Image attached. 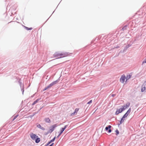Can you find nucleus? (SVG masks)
<instances>
[{
    "instance_id": "obj_1",
    "label": "nucleus",
    "mask_w": 146,
    "mask_h": 146,
    "mask_svg": "<svg viewBox=\"0 0 146 146\" xmlns=\"http://www.w3.org/2000/svg\"><path fill=\"white\" fill-rule=\"evenodd\" d=\"M69 54L68 52H56L53 54V56L54 58L56 59L61 58L63 57H66Z\"/></svg>"
},
{
    "instance_id": "obj_2",
    "label": "nucleus",
    "mask_w": 146,
    "mask_h": 146,
    "mask_svg": "<svg viewBox=\"0 0 146 146\" xmlns=\"http://www.w3.org/2000/svg\"><path fill=\"white\" fill-rule=\"evenodd\" d=\"M30 136L32 139L33 140H35L36 143H38L40 141V138H38L36 135L32 133H31Z\"/></svg>"
},
{
    "instance_id": "obj_3",
    "label": "nucleus",
    "mask_w": 146,
    "mask_h": 146,
    "mask_svg": "<svg viewBox=\"0 0 146 146\" xmlns=\"http://www.w3.org/2000/svg\"><path fill=\"white\" fill-rule=\"evenodd\" d=\"M58 126L57 124H54L50 126L49 128L48 133H51L54 130L55 128Z\"/></svg>"
},
{
    "instance_id": "obj_4",
    "label": "nucleus",
    "mask_w": 146,
    "mask_h": 146,
    "mask_svg": "<svg viewBox=\"0 0 146 146\" xmlns=\"http://www.w3.org/2000/svg\"><path fill=\"white\" fill-rule=\"evenodd\" d=\"M126 79V77L124 74H123L121 76L120 79V82L122 83H124L125 80Z\"/></svg>"
},
{
    "instance_id": "obj_5",
    "label": "nucleus",
    "mask_w": 146,
    "mask_h": 146,
    "mask_svg": "<svg viewBox=\"0 0 146 146\" xmlns=\"http://www.w3.org/2000/svg\"><path fill=\"white\" fill-rule=\"evenodd\" d=\"M130 104L129 103H127L125 105L123 106L121 108L122 110L123 111L126 109L127 107L130 106Z\"/></svg>"
},
{
    "instance_id": "obj_6",
    "label": "nucleus",
    "mask_w": 146,
    "mask_h": 146,
    "mask_svg": "<svg viewBox=\"0 0 146 146\" xmlns=\"http://www.w3.org/2000/svg\"><path fill=\"white\" fill-rule=\"evenodd\" d=\"M67 125H65V126H64V127L62 128H61L60 132L57 137H59L61 135V134L62 133L63 131L65 129Z\"/></svg>"
},
{
    "instance_id": "obj_7",
    "label": "nucleus",
    "mask_w": 146,
    "mask_h": 146,
    "mask_svg": "<svg viewBox=\"0 0 146 146\" xmlns=\"http://www.w3.org/2000/svg\"><path fill=\"white\" fill-rule=\"evenodd\" d=\"M122 111H123L122 110L121 108L118 109L116 110L115 114L116 115H118V114L121 113Z\"/></svg>"
},
{
    "instance_id": "obj_8",
    "label": "nucleus",
    "mask_w": 146,
    "mask_h": 146,
    "mask_svg": "<svg viewBox=\"0 0 146 146\" xmlns=\"http://www.w3.org/2000/svg\"><path fill=\"white\" fill-rule=\"evenodd\" d=\"M111 126L110 125H109L108 127H106L105 128V129L106 131L108 130V132L109 133H110L111 132V130L110 129Z\"/></svg>"
},
{
    "instance_id": "obj_9",
    "label": "nucleus",
    "mask_w": 146,
    "mask_h": 146,
    "mask_svg": "<svg viewBox=\"0 0 146 146\" xmlns=\"http://www.w3.org/2000/svg\"><path fill=\"white\" fill-rule=\"evenodd\" d=\"M79 110V108H76L75 109L74 112L73 113H71V116H72L73 115H74V114H76L77 113Z\"/></svg>"
},
{
    "instance_id": "obj_10",
    "label": "nucleus",
    "mask_w": 146,
    "mask_h": 146,
    "mask_svg": "<svg viewBox=\"0 0 146 146\" xmlns=\"http://www.w3.org/2000/svg\"><path fill=\"white\" fill-rule=\"evenodd\" d=\"M58 82L57 80L51 83L50 84V86L51 87L54 84H56L58 83Z\"/></svg>"
},
{
    "instance_id": "obj_11",
    "label": "nucleus",
    "mask_w": 146,
    "mask_h": 146,
    "mask_svg": "<svg viewBox=\"0 0 146 146\" xmlns=\"http://www.w3.org/2000/svg\"><path fill=\"white\" fill-rule=\"evenodd\" d=\"M44 120L45 122L48 123H50L51 122L50 119L48 118H45Z\"/></svg>"
},
{
    "instance_id": "obj_12",
    "label": "nucleus",
    "mask_w": 146,
    "mask_h": 146,
    "mask_svg": "<svg viewBox=\"0 0 146 146\" xmlns=\"http://www.w3.org/2000/svg\"><path fill=\"white\" fill-rule=\"evenodd\" d=\"M37 127L38 128H40L41 129L43 130H44L45 129L44 127H42L41 125L39 124L37 125Z\"/></svg>"
},
{
    "instance_id": "obj_13",
    "label": "nucleus",
    "mask_w": 146,
    "mask_h": 146,
    "mask_svg": "<svg viewBox=\"0 0 146 146\" xmlns=\"http://www.w3.org/2000/svg\"><path fill=\"white\" fill-rule=\"evenodd\" d=\"M131 75L129 74L128 75H127L126 76V80L125 81V82H126L127 80H128L129 79L131 78Z\"/></svg>"
},
{
    "instance_id": "obj_14",
    "label": "nucleus",
    "mask_w": 146,
    "mask_h": 146,
    "mask_svg": "<svg viewBox=\"0 0 146 146\" xmlns=\"http://www.w3.org/2000/svg\"><path fill=\"white\" fill-rule=\"evenodd\" d=\"M125 120V119L123 117L122 118H121L120 121V124H121L122 123H123L124 121Z\"/></svg>"
},
{
    "instance_id": "obj_15",
    "label": "nucleus",
    "mask_w": 146,
    "mask_h": 146,
    "mask_svg": "<svg viewBox=\"0 0 146 146\" xmlns=\"http://www.w3.org/2000/svg\"><path fill=\"white\" fill-rule=\"evenodd\" d=\"M131 108H129L128 110V111H127L126 112V113L128 115L130 113V112H131Z\"/></svg>"
},
{
    "instance_id": "obj_16",
    "label": "nucleus",
    "mask_w": 146,
    "mask_h": 146,
    "mask_svg": "<svg viewBox=\"0 0 146 146\" xmlns=\"http://www.w3.org/2000/svg\"><path fill=\"white\" fill-rule=\"evenodd\" d=\"M39 100V99H37L35 101H34L33 103V105H34L36 103H37L38 101Z\"/></svg>"
},
{
    "instance_id": "obj_17",
    "label": "nucleus",
    "mask_w": 146,
    "mask_h": 146,
    "mask_svg": "<svg viewBox=\"0 0 146 146\" xmlns=\"http://www.w3.org/2000/svg\"><path fill=\"white\" fill-rule=\"evenodd\" d=\"M128 115L126 113L123 115V118H125V117H126Z\"/></svg>"
},
{
    "instance_id": "obj_18",
    "label": "nucleus",
    "mask_w": 146,
    "mask_h": 146,
    "mask_svg": "<svg viewBox=\"0 0 146 146\" xmlns=\"http://www.w3.org/2000/svg\"><path fill=\"white\" fill-rule=\"evenodd\" d=\"M55 137H54L52 139L50 140V142H53L55 140Z\"/></svg>"
},
{
    "instance_id": "obj_19",
    "label": "nucleus",
    "mask_w": 146,
    "mask_h": 146,
    "mask_svg": "<svg viewBox=\"0 0 146 146\" xmlns=\"http://www.w3.org/2000/svg\"><path fill=\"white\" fill-rule=\"evenodd\" d=\"M144 63H146V59H145L142 62V64H143Z\"/></svg>"
},
{
    "instance_id": "obj_20",
    "label": "nucleus",
    "mask_w": 146,
    "mask_h": 146,
    "mask_svg": "<svg viewBox=\"0 0 146 146\" xmlns=\"http://www.w3.org/2000/svg\"><path fill=\"white\" fill-rule=\"evenodd\" d=\"M51 87L50 86V85L49 84L48 86L46 87V88H47V89H48V88H50Z\"/></svg>"
},
{
    "instance_id": "obj_21",
    "label": "nucleus",
    "mask_w": 146,
    "mask_h": 146,
    "mask_svg": "<svg viewBox=\"0 0 146 146\" xmlns=\"http://www.w3.org/2000/svg\"><path fill=\"white\" fill-rule=\"evenodd\" d=\"M92 100H91L89 102H88L87 104H90V103H92Z\"/></svg>"
},
{
    "instance_id": "obj_22",
    "label": "nucleus",
    "mask_w": 146,
    "mask_h": 146,
    "mask_svg": "<svg viewBox=\"0 0 146 146\" xmlns=\"http://www.w3.org/2000/svg\"><path fill=\"white\" fill-rule=\"evenodd\" d=\"M116 131V133H117V135L118 134H119V131H118V130H116V131Z\"/></svg>"
},
{
    "instance_id": "obj_23",
    "label": "nucleus",
    "mask_w": 146,
    "mask_h": 146,
    "mask_svg": "<svg viewBox=\"0 0 146 146\" xmlns=\"http://www.w3.org/2000/svg\"><path fill=\"white\" fill-rule=\"evenodd\" d=\"M32 28H28V27H27V29L28 30H32Z\"/></svg>"
},
{
    "instance_id": "obj_24",
    "label": "nucleus",
    "mask_w": 146,
    "mask_h": 146,
    "mask_svg": "<svg viewBox=\"0 0 146 146\" xmlns=\"http://www.w3.org/2000/svg\"><path fill=\"white\" fill-rule=\"evenodd\" d=\"M52 142H50V141H49L47 145H49V144H50Z\"/></svg>"
},
{
    "instance_id": "obj_25",
    "label": "nucleus",
    "mask_w": 146,
    "mask_h": 146,
    "mask_svg": "<svg viewBox=\"0 0 146 146\" xmlns=\"http://www.w3.org/2000/svg\"><path fill=\"white\" fill-rule=\"evenodd\" d=\"M53 143H52L51 145H49L48 146H52L53 145Z\"/></svg>"
},
{
    "instance_id": "obj_26",
    "label": "nucleus",
    "mask_w": 146,
    "mask_h": 146,
    "mask_svg": "<svg viewBox=\"0 0 146 146\" xmlns=\"http://www.w3.org/2000/svg\"><path fill=\"white\" fill-rule=\"evenodd\" d=\"M46 90H47V88L45 87V88L43 89V90L44 91Z\"/></svg>"
},
{
    "instance_id": "obj_27",
    "label": "nucleus",
    "mask_w": 146,
    "mask_h": 146,
    "mask_svg": "<svg viewBox=\"0 0 146 146\" xmlns=\"http://www.w3.org/2000/svg\"><path fill=\"white\" fill-rule=\"evenodd\" d=\"M16 117H15V118H14V119H13V120H14V119H15V118H16Z\"/></svg>"
}]
</instances>
